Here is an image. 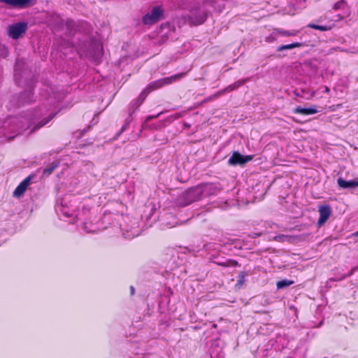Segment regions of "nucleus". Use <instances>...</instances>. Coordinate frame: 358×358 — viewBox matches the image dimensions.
<instances>
[{"label": "nucleus", "mask_w": 358, "mask_h": 358, "mask_svg": "<svg viewBox=\"0 0 358 358\" xmlns=\"http://www.w3.org/2000/svg\"><path fill=\"white\" fill-rule=\"evenodd\" d=\"M55 115V113L50 106L44 111L41 108H37L33 111H28L20 117L9 118L3 122V127H10L15 134L10 136L4 133L3 137L10 141L28 129H30L29 134L32 133L48 124Z\"/></svg>", "instance_id": "f257e3e1"}, {"label": "nucleus", "mask_w": 358, "mask_h": 358, "mask_svg": "<svg viewBox=\"0 0 358 358\" xmlns=\"http://www.w3.org/2000/svg\"><path fill=\"white\" fill-rule=\"evenodd\" d=\"M55 210L61 218H72L70 220L71 223L81 225L83 229L87 233L97 232L103 229L98 222H93L90 220L91 213L87 207L83 206L81 210L79 209L74 215L75 209L73 208L71 196L69 195L65 196L59 201Z\"/></svg>", "instance_id": "f03ea898"}, {"label": "nucleus", "mask_w": 358, "mask_h": 358, "mask_svg": "<svg viewBox=\"0 0 358 358\" xmlns=\"http://www.w3.org/2000/svg\"><path fill=\"white\" fill-rule=\"evenodd\" d=\"M182 9L189 10V20L192 24L199 25L203 24L207 18L206 9L199 6H186L183 3L178 6Z\"/></svg>", "instance_id": "7ed1b4c3"}, {"label": "nucleus", "mask_w": 358, "mask_h": 358, "mask_svg": "<svg viewBox=\"0 0 358 358\" xmlns=\"http://www.w3.org/2000/svg\"><path fill=\"white\" fill-rule=\"evenodd\" d=\"M198 186L192 187L184 192L177 199V203L180 206H187L196 201L202 199Z\"/></svg>", "instance_id": "20e7f679"}, {"label": "nucleus", "mask_w": 358, "mask_h": 358, "mask_svg": "<svg viewBox=\"0 0 358 358\" xmlns=\"http://www.w3.org/2000/svg\"><path fill=\"white\" fill-rule=\"evenodd\" d=\"M184 73H179L175 76H172L171 77L164 78L162 79H159L157 80L153 81L150 83L148 86L143 90L145 92V94L147 95L150 92L157 90L165 85H169L174 81H176L179 78L183 76Z\"/></svg>", "instance_id": "39448f33"}, {"label": "nucleus", "mask_w": 358, "mask_h": 358, "mask_svg": "<svg viewBox=\"0 0 358 358\" xmlns=\"http://www.w3.org/2000/svg\"><path fill=\"white\" fill-rule=\"evenodd\" d=\"M163 9L160 6L154 7L150 12L145 14L142 19L145 25H152L157 22L163 15Z\"/></svg>", "instance_id": "423d86ee"}, {"label": "nucleus", "mask_w": 358, "mask_h": 358, "mask_svg": "<svg viewBox=\"0 0 358 358\" xmlns=\"http://www.w3.org/2000/svg\"><path fill=\"white\" fill-rule=\"evenodd\" d=\"M28 29V24L25 22H20L13 24L8 27V34L13 39L19 38Z\"/></svg>", "instance_id": "0eeeda50"}, {"label": "nucleus", "mask_w": 358, "mask_h": 358, "mask_svg": "<svg viewBox=\"0 0 358 358\" xmlns=\"http://www.w3.org/2000/svg\"><path fill=\"white\" fill-rule=\"evenodd\" d=\"M36 1L37 0H1V3L18 9L31 7L35 5Z\"/></svg>", "instance_id": "6e6552de"}, {"label": "nucleus", "mask_w": 358, "mask_h": 358, "mask_svg": "<svg viewBox=\"0 0 358 358\" xmlns=\"http://www.w3.org/2000/svg\"><path fill=\"white\" fill-rule=\"evenodd\" d=\"M253 159V155H242L238 152H234L232 155L229 159V164L231 165H243Z\"/></svg>", "instance_id": "1a4fd4ad"}, {"label": "nucleus", "mask_w": 358, "mask_h": 358, "mask_svg": "<svg viewBox=\"0 0 358 358\" xmlns=\"http://www.w3.org/2000/svg\"><path fill=\"white\" fill-rule=\"evenodd\" d=\"M201 199L216 194L219 192L218 187L213 183H206L198 185Z\"/></svg>", "instance_id": "9d476101"}, {"label": "nucleus", "mask_w": 358, "mask_h": 358, "mask_svg": "<svg viewBox=\"0 0 358 358\" xmlns=\"http://www.w3.org/2000/svg\"><path fill=\"white\" fill-rule=\"evenodd\" d=\"M33 175H29L25 179H24L20 185L16 187L13 192V196L16 198H20L22 196L31 183V180L34 178Z\"/></svg>", "instance_id": "9b49d317"}, {"label": "nucleus", "mask_w": 358, "mask_h": 358, "mask_svg": "<svg viewBox=\"0 0 358 358\" xmlns=\"http://www.w3.org/2000/svg\"><path fill=\"white\" fill-rule=\"evenodd\" d=\"M318 212L320 217L317 221L318 227H322L328 220L331 215L332 210L329 205H322L319 206Z\"/></svg>", "instance_id": "f8f14e48"}, {"label": "nucleus", "mask_w": 358, "mask_h": 358, "mask_svg": "<svg viewBox=\"0 0 358 358\" xmlns=\"http://www.w3.org/2000/svg\"><path fill=\"white\" fill-rule=\"evenodd\" d=\"M146 97L145 92L143 91L138 97L134 101H132L128 107V113L129 117L135 112V110L142 104Z\"/></svg>", "instance_id": "ddd939ff"}, {"label": "nucleus", "mask_w": 358, "mask_h": 358, "mask_svg": "<svg viewBox=\"0 0 358 358\" xmlns=\"http://www.w3.org/2000/svg\"><path fill=\"white\" fill-rule=\"evenodd\" d=\"M338 185L343 189L354 188L358 187V179L352 180H345L342 178H339L337 180Z\"/></svg>", "instance_id": "4468645a"}, {"label": "nucleus", "mask_w": 358, "mask_h": 358, "mask_svg": "<svg viewBox=\"0 0 358 358\" xmlns=\"http://www.w3.org/2000/svg\"><path fill=\"white\" fill-rule=\"evenodd\" d=\"M306 46V44L303 42H294L287 45H281L278 47L277 51L282 52L283 50H292L295 48H301Z\"/></svg>", "instance_id": "2eb2a0df"}, {"label": "nucleus", "mask_w": 358, "mask_h": 358, "mask_svg": "<svg viewBox=\"0 0 358 358\" xmlns=\"http://www.w3.org/2000/svg\"><path fill=\"white\" fill-rule=\"evenodd\" d=\"M334 27V22H330L325 25H317V24H315L313 23H310L307 25V27L320 30L322 31L331 30Z\"/></svg>", "instance_id": "dca6fc26"}, {"label": "nucleus", "mask_w": 358, "mask_h": 358, "mask_svg": "<svg viewBox=\"0 0 358 358\" xmlns=\"http://www.w3.org/2000/svg\"><path fill=\"white\" fill-rule=\"evenodd\" d=\"M277 32L279 33V36L289 37V36H296L300 33V30L299 29H291V30H285L281 28H277Z\"/></svg>", "instance_id": "f3484780"}, {"label": "nucleus", "mask_w": 358, "mask_h": 358, "mask_svg": "<svg viewBox=\"0 0 358 358\" xmlns=\"http://www.w3.org/2000/svg\"><path fill=\"white\" fill-rule=\"evenodd\" d=\"M295 113L303 114V115H313L317 113V110L315 107L310 108H302L297 107L295 108Z\"/></svg>", "instance_id": "a211bd4d"}, {"label": "nucleus", "mask_w": 358, "mask_h": 358, "mask_svg": "<svg viewBox=\"0 0 358 358\" xmlns=\"http://www.w3.org/2000/svg\"><path fill=\"white\" fill-rule=\"evenodd\" d=\"M246 81H247V79L239 80L235 82L234 83L227 87L222 91L220 92L219 94L231 92V91L241 87V85H243Z\"/></svg>", "instance_id": "6ab92c4d"}, {"label": "nucleus", "mask_w": 358, "mask_h": 358, "mask_svg": "<svg viewBox=\"0 0 358 358\" xmlns=\"http://www.w3.org/2000/svg\"><path fill=\"white\" fill-rule=\"evenodd\" d=\"M59 162L58 160H55L50 163L43 170L44 175L49 176L52 171L58 166Z\"/></svg>", "instance_id": "aec40b11"}, {"label": "nucleus", "mask_w": 358, "mask_h": 358, "mask_svg": "<svg viewBox=\"0 0 358 358\" xmlns=\"http://www.w3.org/2000/svg\"><path fill=\"white\" fill-rule=\"evenodd\" d=\"M358 271V266H355L353 268H352V269L349 271L348 273L347 274H344V275H339L336 277H334V278H331L329 279V281H341L342 280H344L345 278L347 277H350L351 276L355 271Z\"/></svg>", "instance_id": "412c9836"}, {"label": "nucleus", "mask_w": 358, "mask_h": 358, "mask_svg": "<svg viewBox=\"0 0 358 358\" xmlns=\"http://www.w3.org/2000/svg\"><path fill=\"white\" fill-rule=\"evenodd\" d=\"M32 95L31 90H25L23 93L20 94V102L22 104L25 103H29L31 101V96Z\"/></svg>", "instance_id": "4be33fe9"}, {"label": "nucleus", "mask_w": 358, "mask_h": 358, "mask_svg": "<svg viewBox=\"0 0 358 358\" xmlns=\"http://www.w3.org/2000/svg\"><path fill=\"white\" fill-rule=\"evenodd\" d=\"M273 240L278 242H291L293 237L289 235L279 234L273 238Z\"/></svg>", "instance_id": "5701e85b"}, {"label": "nucleus", "mask_w": 358, "mask_h": 358, "mask_svg": "<svg viewBox=\"0 0 358 358\" xmlns=\"http://www.w3.org/2000/svg\"><path fill=\"white\" fill-rule=\"evenodd\" d=\"M292 284H294L293 280L284 279V280L278 281L277 282L276 285H277V288L278 289H281L285 288L287 287H289V286L292 285Z\"/></svg>", "instance_id": "b1692460"}, {"label": "nucleus", "mask_w": 358, "mask_h": 358, "mask_svg": "<svg viewBox=\"0 0 358 358\" xmlns=\"http://www.w3.org/2000/svg\"><path fill=\"white\" fill-rule=\"evenodd\" d=\"M245 275H246V273L243 271L241 272L238 274L237 283L236 285V287L240 288L245 283Z\"/></svg>", "instance_id": "393cba45"}, {"label": "nucleus", "mask_w": 358, "mask_h": 358, "mask_svg": "<svg viewBox=\"0 0 358 358\" xmlns=\"http://www.w3.org/2000/svg\"><path fill=\"white\" fill-rule=\"evenodd\" d=\"M278 36H279V33L277 32L276 28L274 29L273 31L270 34V35L266 38V41L267 43H272L276 40Z\"/></svg>", "instance_id": "a878e982"}, {"label": "nucleus", "mask_w": 358, "mask_h": 358, "mask_svg": "<svg viewBox=\"0 0 358 358\" xmlns=\"http://www.w3.org/2000/svg\"><path fill=\"white\" fill-rule=\"evenodd\" d=\"M347 7V3L345 0H341L334 5V10L345 9Z\"/></svg>", "instance_id": "bb28decb"}, {"label": "nucleus", "mask_w": 358, "mask_h": 358, "mask_svg": "<svg viewBox=\"0 0 358 358\" xmlns=\"http://www.w3.org/2000/svg\"><path fill=\"white\" fill-rule=\"evenodd\" d=\"M220 264L223 265L224 266H229V265L236 266L238 264V263L236 262L229 261V262H225V263H222V264Z\"/></svg>", "instance_id": "cd10ccee"}, {"label": "nucleus", "mask_w": 358, "mask_h": 358, "mask_svg": "<svg viewBox=\"0 0 358 358\" xmlns=\"http://www.w3.org/2000/svg\"><path fill=\"white\" fill-rule=\"evenodd\" d=\"M131 120H127L125 124L122 126L121 131H123L126 129V128L128 127L129 124L130 123Z\"/></svg>", "instance_id": "c85d7f7f"}, {"label": "nucleus", "mask_w": 358, "mask_h": 358, "mask_svg": "<svg viewBox=\"0 0 358 358\" xmlns=\"http://www.w3.org/2000/svg\"><path fill=\"white\" fill-rule=\"evenodd\" d=\"M1 57H2V56H6L7 55L8 50L5 47L1 46Z\"/></svg>", "instance_id": "c756f323"}, {"label": "nucleus", "mask_w": 358, "mask_h": 358, "mask_svg": "<svg viewBox=\"0 0 358 358\" xmlns=\"http://www.w3.org/2000/svg\"><path fill=\"white\" fill-rule=\"evenodd\" d=\"M160 114H161V113H158L157 115H150V116H148V117H147V120H148V121H149V120H150L151 119L157 118V117H158L159 116V115H160Z\"/></svg>", "instance_id": "7c9ffc66"}, {"label": "nucleus", "mask_w": 358, "mask_h": 358, "mask_svg": "<svg viewBox=\"0 0 358 358\" xmlns=\"http://www.w3.org/2000/svg\"><path fill=\"white\" fill-rule=\"evenodd\" d=\"M138 233H132L131 236L128 235V236H127L126 237H127V238H133V237H134V236H138Z\"/></svg>", "instance_id": "2f4dec72"}, {"label": "nucleus", "mask_w": 358, "mask_h": 358, "mask_svg": "<svg viewBox=\"0 0 358 358\" xmlns=\"http://www.w3.org/2000/svg\"><path fill=\"white\" fill-rule=\"evenodd\" d=\"M130 291H131V294L133 295L134 294V287L133 286L130 287Z\"/></svg>", "instance_id": "473e14b6"}, {"label": "nucleus", "mask_w": 358, "mask_h": 358, "mask_svg": "<svg viewBox=\"0 0 358 358\" xmlns=\"http://www.w3.org/2000/svg\"><path fill=\"white\" fill-rule=\"evenodd\" d=\"M329 92V88L328 87L325 86L324 92Z\"/></svg>", "instance_id": "72a5a7b5"}, {"label": "nucleus", "mask_w": 358, "mask_h": 358, "mask_svg": "<svg viewBox=\"0 0 358 358\" xmlns=\"http://www.w3.org/2000/svg\"><path fill=\"white\" fill-rule=\"evenodd\" d=\"M262 234V232H261V233H257V234H255V236H253L252 237H253V238H255V237H256V236H261Z\"/></svg>", "instance_id": "f704fd0d"}, {"label": "nucleus", "mask_w": 358, "mask_h": 358, "mask_svg": "<svg viewBox=\"0 0 358 358\" xmlns=\"http://www.w3.org/2000/svg\"><path fill=\"white\" fill-rule=\"evenodd\" d=\"M211 0H203V3H207L208 1H210Z\"/></svg>", "instance_id": "c9c22d12"}, {"label": "nucleus", "mask_w": 358, "mask_h": 358, "mask_svg": "<svg viewBox=\"0 0 358 358\" xmlns=\"http://www.w3.org/2000/svg\"><path fill=\"white\" fill-rule=\"evenodd\" d=\"M338 20L343 19V17L341 16L340 15H338Z\"/></svg>", "instance_id": "e433bc0d"}, {"label": "nucleus", "mask_w": 358, "mask_h": 358, "mask_svg": "<svg viewBox=\"0 0 358 358\" xmlns=\"http://www.w3.org/2000/svg\"><path fill=\"white\" fill-rule=\"evenodd\" d=\"M354 235H355V236H358V231H356V232L354 234Z\"/></svg>", "instance_id": "4c0bfd02"}, {"label": "nucleus", "mask_w": 358, "mask_h": 358, "mask_svg": "<svg viewBox=\"0 0 358 358\" xmlns=\"http://www.w3.org/2000/svg\"><path fill=\"white\" fill-rule=\"evenodd\" d=\"M68 47H70V48H71V49H73V47H71V44H70V43L68 44Z\"/></svg>", "instance_id": "58836bf2"}]
</instances>
